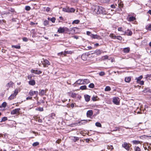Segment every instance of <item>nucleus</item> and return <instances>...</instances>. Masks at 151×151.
Instances as JSON below:
<instances>
[{
    "label": "nucleus",
    "instance_id": "1",
    "mask_svg": "<svg viewBox=\"0 0 151 151\" xmlns=\"http://www.w3.org/2000/svg\"><path fill=\"white\" fill-rule=\"evenodd\" d=\"M91 11L93 14H106L107 13L105 9L102 6L98 5L93 6L91 7Z\"/></svg>",
    "mask_w": 151,
    "mask_h": 151
},
{
    "label": "nucleus",
    "instance_id": "2",
    "mask_svg": "<svg viewBox=\"0 0 151 151\" xmlns=\"http://www.w3.org/2000/svg\"><path fill=\"white\" fill-rule=\"evenodd\" d=\"M90 120H81V121H79L78 123H74L72 124L71 125V126L73 127L74 126H76L79 124V125H81V124H85L86 123L88 122H89Z\"/></svg>",
    "mask_w": 151,
    "mask_h": 151
},
{
    "label": "nucleus",
    "instance_id": "3",
    "mask_svg": "<svg viewBox=\"0 0 151 151\" xmlns=\"http://www.w3.org/2000/svg\"><path fill=\"white\" fill-rule=\"evenodd\" d=\"M122 147L124 148L126 150H129L130 149V144H128L126 142H124L122 144Z\"/></svg>",
    "mask_w": 151,
    "mask_h": 151
},
{
    "label": "nucleus",
    "instance_id": "4",
    "mask_svg": "<svg viewBox=\"0 0 151 151\" xmlns=\"http://www.w3.org/2000/svg\"><path fill=\"white\" fill-rule=\"evenodd\" d=\"M42 64L44 67H47L48 65H50V62L47 60H44L42 61Z\"/></svg>",
    "mask_w": 151,
    "mask_h": 151
},
{
    "label": "nucleus",
    "instance_id": "5",
    "mask_svg": "<svg viewBox=\"0 0 151 151\" xmlns=\"http://www.w3.org/2000/svg\"><path fill=\"white\" fill-rule=\"evenodd\" d=\"M20 110V108H17L14 109L11 111V114L12 115L17 114L19 113V111Z\"/></svg>",
    "mask_w": 151,
    "mask_h": 151
},
{
    "label": "nucleus",
    "instance_id": "6",
    "mask_svg": "<svg viewBox=\"0 0 151 151\" xmlns=\"http://www.w3.org/2000/svg\"><path fill=\"white\" fill-rule=\"evenodd\" d=\"M136 19L135 17L131 16L130 15H128V17H127V19L129 22L133 21Z\"/></svg>",
    "mask_w": 151,
    "mask_h": 151
},
{
    "label": "nucleus",
    "instance_id": "7",
    "mask_svg": "<svg viewBox=\"0 0 151 151\" xmlns=\"http://www.w3.org/2000/svg\"><path fill=\"white\" fill-rule=\"evenodd\" d=\"M29 93V95L31 96H32L35 94L36 95V96H37L38 94V92L37 91H33L32 90H30Z\"/></svg>",
    "mask_w": 151,
    "mask_h": 151
},
{
    "label": "nucleus",
    "instance_id": "8",
    "mask_svg": "<svg viewBox=\"0 0 151 151\" xmlns=\"http://www.w3.org/2000/svg\"><path fill=\"white\" fill-rule=\"evenodd\" d=\"M119 99L118 97L114 98L113 99V102L116 105H118L119 103Z\"/></svg>",
    "mask_w": 151,
    "mask_h": 151
},
{
    "label": "nucleus",
    "instance_id": "9",
    "mask_svg": "<svg viewBox=\"0 0 151 151\" xmlns=\"http://www.w3.org/2000/svg\"><path fill=\"white\" fill-rule=\"evenodd\" d=\"M93 114V112L92 110H88L86 113V116L88 117H91Z\"/></svg>",
    "mask_w": 151,
    "mask_h": 151
},
{
    "label": "nucleus",
    "instance_id": "10",
    "mask_svg": "<svg viewBox=\"0 0 151 151\" xmlns=\"http://www.w3.org/2000/svg\"><path fill=\"white\" fill-rule=\"evenodd\" d=\"M91 38L93 39H97L98 40H100L102 39V38L101 37V36H100L99 35L94 34H93Z\"/></svg>",
    "mask_w": 151,
    "mask_h": 151
},
{
    "label": "nucleus",
    "instance_id": "11",
    "mask_svg": "<svg viewBox=\"0 0 151 151\" xmlns=\"http://www.w3.org/2000/svg\"><path fill=\"white\" fill-rule=\"evenodd\" d=\"M31 72L32 73L35 74H39L42 73V71L40 70H34L32 69L31 70Z\"/></svg>",
    "mask_w": 151,
    "mask_h": 151
},
{
    "label": "nucleus",
    "instance_id": "12",
    "mask_svg": "<svg viewBox=\"0 0 151 151\" xmlns=\"http://www.w3.org/2000/svg\"><path fill=\"white\" fill-rule=\"evenodd\" d=\"M124 33L126 35L128 36H131L132 34V32L129 29L126 30Z\"/></svg>",
    "mask_w": 151,
    "mask_h": 151
},
{
    "label": "nucleus",
    "instance_id": "13",
    "mask_svg": "<svg viewBox=\"0 0 151 151\" xmlns=\"http://www.w3.org/2000/svg\"><path fill=\"white\" fill-rule=\"evenodd\" d=\"M13 84L14 83L12 81H10L9 83H7L6 86L7 89H8L9 87H12Z\"/></svg>",
    "mask_w": 151,
    "mask_h": 151
},
{
    "label": "nucleus",
    "instance_id": "14",
    "mask_svg": "<svg viewBox=\"0 0 151 151\" xmlns=\"http://www.w3.org/2000/svg\"><path fill=\"white\" fill-rule=\"evenodd\" d=\"M76 84H77L78 85H82L83 84V79H79L76 81L75 82Z\"/></svg>",
    "mask_w": 151,
    "mask_h": 151
},
{
    "label": "nucleus",
    "instance_id": "15",
    "mask_svg": "<svg viewBox=\"0 0 151 151\" xmlns=\"http://www.w3.org/2000/svg\"><path fill=\"white\" fill-rule=\"evenodd\" d=\"M46 91L45 90H42L39 92V94L40 96H42L45 94Z\"/></svg>",
    "mask_w": 151,
    "mask_h": 151
},
{
    "label": "nucleus",
    "instance_id": "16",
    "mask_svg": "<svg viewBox=\"0 0 151 151\" xmlns=\"http://www.w3.org/2000/svg\"><path fill=\"white\" fill-rule=\"evenodd\" d=\"M65 31V29L64 28L60 27L58 29V32L59 33H63Z\"/></svg>",
    "mask_w": 151,
    "mask_h": 151
},
{
    "label": "nucleus",
    "instance_id": "17",
    "mask_svg": "<svg viewBox=\"0 0 151 151\" xmlns=\"http://www.w3.org/2000/svg\"><path fill=\"white\" fill-rule=\"evenodd\" d=\"M131 79V78L130 76L127 77L125 78L124 81L125 82L129 83Z\"/></svg>",
    "mask_w": 151,
    "mask_h": 151
},
{
    "label": "nucleus",
    "instance_id": "18",
    "mask_svg": "<svg viewBox=\"0 0 151 151\" xmlns=\"http://www.w3.org/2000/svg\"><path fill=\"white\" fill-rule=\"evenodd\" d=\"M84 98L86 102H88L90 100V96L88 95H85Z\"/></svg>",
    "mask_w": 151,
    "mask_h": 151
},
{
    "label": "nucleus",
    "instance_id": "19",
    "mask_svg": "<svg viewBox=\"0 0 151 151\" xmlns=\"http://www.w3.org/2000/svg\"><path fill=\"white\" fill-rule=\"evenodd\" d=\"M122 127L121 126L119 127H114V129L112 131H120V130H122V129L121 128V127Z\"/></svg>",
    "mask_w": 151,
    "mask_h": 151
},
{
    "label": "nucleus",
    "instance_id": "20",
    "mask_svg": "<svg viewBox=\"0 0 151 151\" xmlns=\"http://www.w3.org/2000/svg\"><path fill=\"white\" fill-rule=\"evenodd\" d=\"M55 114L54 113H52L49 115L50 119L48 120V121H50V119H54V117L55 116Z\"/></svg>",
    "mask_w": 151,
    "mask_h": 151
},
{
    "label": "nucleus",
    "instance_id": "21",
    "mask_svg": "<svg viewBox=\"0 0 151 151\" xmlns=\"http://www.w3.org/2000/svg\"><path fill=\"white\" fill-rule=\"evenodd\" d=\"M87 57V56L86 54H83L81 56V59L83 60H86Z\"/></svg>",
    "mask_w": 151,
    "mask_h": 151
},
{
    "label": "nucleus",
    "instance_id": "22",
    "mask_svg": "<svg viewBox=\"0 0 151 151\" xmlns=\"http://www.w3.org/2000/svg\"><path fill=\"white\" fill-rule=\"evenodd\" d=\"M16 96V95L13 93H12L11 95V96L8 98V99L9 100H11L12 99H14V97H15Z\"/></svg>",
    "mask_w": 151,
    "mask_h": 151
},
{
    "label": "nucleus",
    "instance_id": "23",
    "mask_svg": "<svg viewBox=\"0 0 151 151\" xmlns=\"http://www.w3.org/2000/svg\"><path fill=\"white\" fill-rule=\"evenodd\" d=\"M124 52L125 53H128L130 50V48L129 47L125 48L123 50Z\"/></svg>",
    "mask_w": 151,
    "mask_h": 151
},
{
    "label": "nucleus",
    "instance_id": "24",
    "mask_svg": "<svg viewBox=\"0 0 151 151\" xmlns=\"http://www.w3.org/2000/svg\"><path fill=\"white\" fill-rule=\"evenodd\" d=\"M101 52V51L100 50H97L95 51V53L97 55H99Z\"/></svg>",
    "mask_w": 151,
    "mask_h": 151
},
{
    "label": "nucleus",
    "instance_id": "25",
    "mask_svg": "<svg viewBox=\"0 0 151 151\" xmlns=\"http://www.w3.org/2000/svg\"><path fill=\"white\" fill-rule=\"evenodd\" d=\"M29 84L30 85L33 86L35 84V82L34 80L30 81L29 82Z\"/></svg>",
    "mask_w": 151,
    "mask_h": 151
},
{
    "label": "nucleus",
    "instance_id": "26",
    "mask_svg": "<svg viewBox=\"0 0 151 151\" xmlns=\"http://www.w3.org/2000/svg\"><path fill=\"white\" fill-rule=\"evenodd\" d=\"M83 84H88V83H89L90 82L89 80L87 79H83Z\"/></svg>",
    "mask_w": 151,
    "mask_h": 151
},
{
    "label": "nucleus",
    "instance_id": "27",
    "mask_svg": "<svg viewBox=\"0 0 151 151\" xmlns=\"http://www.w3.org/2000/svg\"><path fill=\"white\" fill-rule=\"evenodd\" d=\"M70 95L71 97L72 98L76 97L77 96V94L76 93L73 92L70 93Z\"/></svg>",
    "mask_w": 151,
    "mask_h": 151
},
{
    "label": "nucleus",
    "instance_id": "28",
    "mask_svg": "<svg viewBox=\"0 0 151 151\" xmlns=\"http://www.w3.org/2000/svg\"><path fill=\"white\" fill-rule=\"evenodd\" d=\"M48 20L51 21L52 23L55 22L56 19L54 17H53L52 18H51L48 17Z\"/></svg>",
    "mask_w": 151,
    "mask_h": 151
},
{
    "label": "nucleus",
    "instance_id": "29",
    "mask_svg": "<svg viewBox=\"0 0 151 151\" xmlns=\"http://www.w3.org/2000/svg\"><path fill=\"white\" fill-rule=\"evenodd\" d=\"M20 91V89L17 88L15 89L14 91V93L16 95H17L18 93Z\"/></svg>",
    "mask_w": 151,
    "mask_h": 151
},
{
    "label": "nucleus",
    "instance_id": "30",
    "mask_svg": "<svg viewBox=\"0 0 151 151\" xmlns=\"http://www.w3.org/2000/svg\"><path fill=\"white\" fill-rule=\"evenodd\" d=\"M132 142L133 144H137L140 143V142L138 140H133Z\"/></svg>",
    "mask_w": 151,
    "mask_h": 151
},
{
    "label": "nucleus",
    "instance_id": "31",
    "mask_svg": "<svg viewBox=\"0 0 151 151\" xmlns=\"http://www.w3.org/2000/svg\"><path fill=\"white\" fill-rule=\"evenodd\" d=\"M143 76H140L139 77L137 78L136 79L137 80V82L140 81L142 78Z\"/></svg>",
    "mask_w": 151,
    "mask_h": 151
},
{
    "label": "nucleus",
    "instance_id": "32",
    "mask_svg": "<svg viewBox=\"0 0 151 151\" xmlns=\"http://www.w3.org/2000/svg\"><path fill=\"white\" fill-rule=\"evenodd\" d=\"M36 111H43V109L42 107H39L35 109Z\"/></svg>",
    "mask_w": 151,
    "mask_h": 151
},
{
    "label": "nucleus",
    "instance_id": "33",
    "mask_svg": "<svg viewBox=\"0 0 151 151\" xmlns=\"http://www.w3.org/2000/svg\"><path fill=\"white\" fill-rule=\"evenodd\" d=\"M12 47L17 49H19L20 48V46L19 45H13L12 46Z\"/></svg>",
    "mask_w": 151,
    "mask_h": 151
},
{
    "label": "nucleus",
    "instance_id": "34",
    "mask_svg": "<svg viewBox=\"0 0 151 151\" xmlns=\"http://www.w3.org/2000/svg\"><path fill=\"white\" fill-rule=\"evenodd\" d=\"M79 138L76 137H73V140L74 142H76L77 141L79 140Z\"/></svg>",
    "mask_w": 151,
    "mask_h": 151
},
{
    "label": "nucleus",
    "instance_id": "35",
    "mask_svg": "<svg viewBox=\"0 0 151 151\" xmlns=\"http://www.w3.org/2000/svg\"><path fill=\"white\" fill-rule=\"evenodd\" d=\"M63 11L64 12H69L70 11H69V8H63Z\"/></svg>",
    "mask_w": 151,
    "mask_h": 151
},
{
    "label": "nucleus",
    "instance_id": "36",
    "mask_svg": "<svg viewBox=\"0 0 151 151\" xmlns=\"http://www.w3.org/2000/svg\"><path fill=\"white\" fill-rule=\"evenodd\" d=\"M111 90V88L109 86H106L105 89V91H110Z\"/></svg>",
    "mask_w": 151,
    "mask_h": 151
},
{
    "label": "nucleus",
    "instance_id": "37",
    "mask_svg": "<svg viewBox=\"0 0 151 151\" xmlns=\"http://www.w3.org/2000/svg\"><path fill=\"white\" fill-rule=\"evenodd\" d=\"M80 89L82 90H85L87 89L86 86H81L80 87Z\"/></svg>",
    "mask_w": 151,
    "mask_h": 151
},
{
    "label": "nucleus",
    "instance_id": "38",
    "mask_svg": "<svg viewBox=\"0 0 151 151\" xmlns=\"http://www.w3.org/2000/svg\"><path fill=\"white\" fill-rule=\"evenodd\" d=\"M80 21L78 20H76L73 21L72 22V24H78L79 23Z\"/></svg>",
    "mask_w": 151,
    "mask_h": 151
},
{
    "label": "nucleus",
    "instance_id": "39",
    "mask_svg": "<svg viewBox=\"0 0 151 151\" xmlns=\"http://www.w3.org/2000/svg\"><path fill=\"white\" fill-rule=\"evenodd\" d=\"M97 96H93L92 98V100L93 101H96L97 100Z\"/></svg>",
    "mask_w": 151,
    "mask_h": 151
},
{
    "label": "nucleus",
    "instance_id": "40",
    "mask_svg": "<svg viewBox=\"0 0 151 151\" xmlns=\"http://www.w3.org/2000/svg\"><path fill=\"white\" fill-rule=\"evenodd\" d=\"M118 6L121 9L123 7V4L121 2L119 3L118 4Z\"/></svg>",
    "mask_w": 151,
    "mask_h": 151
},
{
    "label": "nucleus",
    "instance_id": "41",
    "mask_svg": "<svg viewBox=\"0 0 151 151\" xmlns=\"http://www.w3.org/2000/svg\"><path fill=\"white\" fill-rule=\"evenodd\" d=\"M96 126L98 127H101V123L99 122H97L95 124Z\"/></svg>",
    "mask_w": 151,
    "mask_h": 151
},
{
    "label": "nucleus",
    "instance_id": "42",
    "mask_svg": "<svg viewBox=\"0 0 151 151\" xmlns=\"http://www.w3.org/2000/svg\"><path fill=\"white\" fill-rule=\"evenodd\" d=\"M7 120V118L6 117H4L2 118L1 120V122H5Z\"/></svg>",
    "mask_w": 151,
    "mask_h": 151
},
{
    "label": "nucleus",
    "instance_id": "43",
    "mask_svg": "<svg viewBox=\"0 0 151 151\" xmlns=\"http://www.w3.org/2000/svg\"><path fill=\"white\" fill-rule=\"evenodd\" d=\"M109 36L112 39H116V36L113 34H111L109 35Z\"/></svg>",
    "mask_w": 151,
    "mask_h": 151
},
{
    "label": "nucleus",
    "instance_id": "44",
    "mask_svg": "<svg viewBox=\"0 0 151 151\" xmlns=\"http://www.w3.org/2000/svg\"><path fill=\"white\" fill-rule=\"evenodd\" d=\"M88 87L90 88H93L94 87V85L93 83H91L89 85Z\"/></svg>",
    "mask_w": 151,
    "mask_h": 151
},
{
    "label": "nucleus",
    "instance_id": "45",
    "mask_svg": "<svg viewBox=\"0 0 151 151\" xmlns=\"http://www.w3.org/2000/svg\"><path fill=\"white\" fill-rule=\"evenodd\" d=\"M6 106V103L5 102H4L1 105V107L5 108Z\"/></svg>",
    "mask_w": 151,
    "mask_h": 151
},
{
    "label": "nucleus",
    "instance_id": "46",
    "mask_svg": "<svg viewBox=\"0 0 151 151\" xmlns=\"http://www.w3.org/2000/svg\"><path fill=\"white\" fill-rule=\"evenodd\" d=\"M86 34L87 35L90 36L91 37H91H92V35H93V34H92L89 31H87V32H86Z\"/></svg>",
    "mask_w": 151,
    "mask_h": 151
},
{
    "label": "nucleus",
    "instance_id": "47",
    "mask_svg": "<svg viewBox=\"0 0 151 151\" xmlns=\"http://www.w3.org/2000/svg\"><path fill=\"white\" fill-rule=\"evenodd\" d=\"M134 150L135 151H141V149L138 147H135L134 148Z\"/></svg>",
    "mask_w": 151,
    "mask_h": 151
},
{
    "label": "nucleus",
    "instance_id": "48",
    "mask_svg": "<svg viewBox=\"0 0 151 151\" xmlns=\"http://www.w3.org/2000/svg\"><path fill=\"white\" fill-rule=\"evenodd\" d=\"M69 11H70L69 12H74L75 11V9L73 8H69Z\"/></svg>",
    "mask_w": 151,
    "mask_h": 151
},
{
    "label": "nucleus",
    "instance_id": "49",
    "mask_svg": "<svg viewBox=\"0 0 151 151\" xmlns=\"http://www.w3.org/2000/svg\"><path fill=\"white\" fill-rule=\"evenodd\" d=\"M39 144V143L38 142H35L32 144V146L34 147H35L38 145Z\"/></svg>",
    "mask_w": 151,
    "mask_h": 151
},
{
    "label": "nucleus",
    "instance_id": "50",
    "mask_svg": "<svg viewBox=\"0 0 151 151\" xmlns=\"http://www.w3.org/2000/svg\"><path fill=\"white\" fill-rule=\"evenodd\" d=\"M30 9L31 8L29 6H26L25 7V9L27 11H29Z\"/></svg>",
    "mask_w": 151,
    "mask_h": 151
},
{
    "label": "nucleus",
    "instance_id": "51",
    "mask_svg": "<svg viewBox=\"0 0 151 151\" xmlns=\"http://www.w3.org/2000/svg\"><path fill=\"white\" fill-rule=\"evenodd\" d=\"M116 39L119 40H121L122 39V37L121 36H116Z\"/></svg>",
    "mask_w": 151,
    "mask_h": 151
},
{
    "label": "nucleus",
    "instance_id": "52",
    "mask_svg": "<svg viewBox=\"0 0 151 151\" xmlns=\"http://www.w3.org/2000/svg\"><path fill=\"white\" fill-rule=\"evenodd\" d=\"M137 83H138L140 84L141 85H143L144 83V82L143 81H140Z\"/></svg>",
    "mask_w": 151,
    "mask_h": 151
},
{
    "label": "nucleus",
    "instance_id": "53",
    "mask_svg": "<svg viewBox=\"0 0 151 151\" xmlns=\"http://www.w3.org/2000/svg\"><path fill=\"white\" fill-rule=\"evenodd\" d=\"M102 58L104 60L107 59L108 58V56L107 55H104L102 57Z\"/></svg>",
    "mask_w": 151,
    "mask_h": 151
},
{
    "label": "nucleus",
    "instance_id": "54",
    "mask_svg": "<svg viewBox=\"0 0 151 151\" xmlns=\"http://www.w3.org/2000/svg\"><path fill=\"white\" fill-rule=\"evenodd\" d=\"M147 29L149 30H151V24L149 25L147 28Z\"/></svg>",
    "mask_w": 151,
    "mask_h": 151
},
{
    "label": "nucleus",
    "instance_id": "55",
    "mask_svg": "<svg viewBox=\"0 0 151 151\" xmlns=\"http://www.w3.org/2000/svg\"><path fill=\"white\" fill-rule=\"evenodd\" d=\"M48 24V22L47 20H45L44 22V24L45 26H46Z\"/></svg>",
    "mask_w": 151,
    "mask_h": 151
},
{
    "label": "nucleus",
    "instance_id": "56",
    "mask_svg": "<svg viewBox=\"0 0 151 151\" xmlns=\"http://www.w3.org/2000/svg\"><path fill=\"white\" fill-rule=\"evenodd\" d=\"M99 75L100 76H103L105 75V73L103 71H101L99 73Z\"/></svg>",
    "mask_w": 151,
    "mask_h": 151
},
{
    "label": "nucleus",
    "instance_id": "57",
    "mask_svg": "<svg viewBox=\"0 0 151 151\" xmlns=\"http://www.w3.org/2000/svg\"><path fill=\"white\" fill-rule=\"evenodd\" d=\"M65 52L66 53L65 54H71L73 52L71 51H65Z\"/></svg>",
    "mask_w": 151,
    "mask_h": 151
},
{
    "label": "nucleus",
    "instance_id": "58",
    "mask_svg": "<svg viewBox=\"0 0 151 151\" xmlns=\"http://www.w3.org/2000/svg\"><path fill=\"white\" fill-rule=\"evenodd\" d=\"M22 40L24 41L27 42L28 41V39L27 38L24 37L23 38Z\"/></svg>",
    "mask_w": 151,
    "mask_h": 151
},
{
    "label": "nucleus",
    "instance_id": "59",
    "mask_svg": "<svg viewBox=\"0 0 151 151\" xmlns=\"http://www.w3.org/2000/svg\"><path fill=\"white\" fill-rule=\"evenodd\" d=\"M117 6L116 4V5H114V4H112L111 5V7L112 8H116V6Z\"/></svg>",
    "mask_w": 151,
    "mask_h": 151
},
{
    "label": "nucleus",
    "instance_id": "60",
    "mask_svg": "<svg viewBox=\"0 0 151 151\" xmlns=\"http://www.w3.org/2000/svg\"><path fill=\"white\" fill-rule=\"evenodd\" d=\"M50 9L49 7H47L46 8L45 10L46 12H48L50 11Z\"/></svg>",
    "mask_w": 151,
    "mask_h": 151
},
{
    "label": "nucleus",
    "instance_id": "61",
    "mask_svg": "<svg viewBox=\"0 0 151 151\" xmlns=\"http://www.w3.org/2000/svg\"><path fill=\"white\" fill-rule=\"evenodd\" d=\"M32 97H27L26 98V100H28V99L32 100Z\"/></svg>",
    "mask_w": 151,
    "mask_h": 151
},
{
    "label": "nucleus",
    "instance_id": "62",
    "mask_svg": "<svg viewBox=\"0 0 151 151\" xmlns=\"http://www.w3.org/2000/svg\"><path fill=\"white\" fill-rule=\"evenodd\" d=\"M122 27H119L118 29V30L119 31H122Z\"/></svg>",
    "mask_w": 151,
    "mask_h": 151
},
{
    "label": "nucleus",
    "instance_id": "63",
    "mask_svg": "<svg viewBox=\"0 0 151 151\" xmlns=\"http://www.w3.org/2000/svg\"><path fill=\"white\" fill-rule=\"evenodd\" d=\"M63 52H60L58 53V55H63Z\"/></svg>",
    "mask_w": 151,
    "mask_h": 151
},
{
    "label": "nucleus",
    "instance_id": "64",
    "mask_svg": "<svg viewBox=\"0 0 151 151\" xmlns=\"http://www.w3.org/2000/svg\"><path fill=\"white\" fill-rule=\"evenodd\" d=\"M73 37L75 38L76 39H78V36H73Z\"/></svg>",
    "mask_w": 151,
    "mask_h": 151
}]
</instances>
